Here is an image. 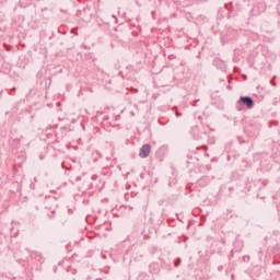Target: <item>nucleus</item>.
I'll return each mask as SVG.
<instances>
[{
    "label": "nucleus",
    "mask_w": 280,
    "mask_h": 280,
    "mask_svg": "<svg viewBox=\"0 0 280 280\" xmlns=\"http://www.w3.org/2000/svg\"><path fill=\"white\" fill-rule=\"evenodd\" d=\"M238 104H244L247 106V108H253L255 106V102L250 98V96H241Z\"/></svg>",
    "instance_id": "1"
},
{
    "label": "nucleus",
    "mask_w": 280,
    "mask_h": 280,
    "mask_svg": "<svg viewBox=\"0 0 280 280\" xmlns=\"http://www.w3.org/2000/svg\"><path fill=\"white\" fill-rule=\"evenodd\" d=\"M150 150H152L150 144L142 145L139 152L140 159H148V156H150Z\"/></svg>",
    "instance_id": "2"
},
{
    "label": "nucleus",
    "mask_w": 280,
    "mask_h": 280,
    "mask_svg": "<svg viewBox=\"0 0 280 280\" xmlns=\"http://www.w3.org/2000/svg\"><path fill=\"white\" fill-rule=\"evenodd\" d=\"M180 264V259H177V261L175 262V266L178 267Z\"/></svg>",
    "instance_id": "3"
}]
</instances>
